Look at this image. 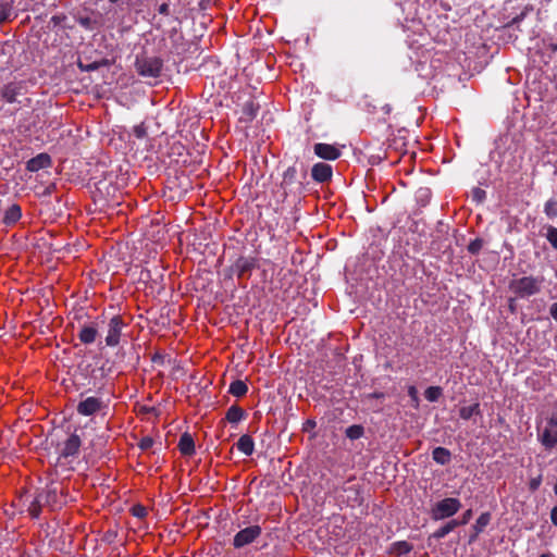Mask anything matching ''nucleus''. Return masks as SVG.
Here are the masks:
<instances>
[{
	"instance_id": "nucleus-55",
	"label": "nucleus",
	"mask_w": 557,
	"mask_h": 557,
	"mask_svg": "<svg viewBox=\"0 0 557 557\" xmlns=\"http://www.w3.org/2000/svg\"><path fill=\"white\" fill-rule=\"evenodd\" d=\"M377 106H373L372 110L369 109V112L376 113L377 112Z\"/></svg>"
},
{
	"instance_id": "nucleus-10",
	"label": "nucleus",
	"mask_w": 557,
	"mask_h": 557,
	"mask_svg": "<svg viewBox=\"0 0 557 557\" xmlns=\"http://www.w3.org/2000/svg\"><path fill=\"white\" fill-rule=\"evenodd\" d=\"M124 327V322L120 315H113L108 323V334L106 336L107 346L114 347L119 345L122 329Z\"/></svg>"
},
{
	"instance_id": "nucleus-46",
	"label": "nucleus",
	"mask_w": 557,
	"mask_h": 557,
	"mask_svg": "<svg viewBox=\"0 0 557 557\" xmlns=\"http://www.w3.org/2000/svg\"><path fill=\"white\" fill-rule=\"evenodd\" d=\"M550 520H552V523L557 527V505L553 507L552 511H550Z\"/></svg>"
},
{
	"instance_id": "nucleus-19",
	"label": "nucleus",
	"mask_w": 557,
	"mask_h": 557,
	"mask_svg": "<svg viewBox=\"0 0 557 557\" xmlns=\"http://www.w3.org/2000/svg\"><path fill=\"white\" fill-rule=\"evenodd\" d=\"M21 207L18 205H11L5 211L3 215V223L5 225H11L17 222L21 219Z\"/></svg>"
},
{
	"instance_id": "nucleus-14",
	"label": "nucleus",
	"mask_w": 557,
	"mask_h": 557,
	"mask_svg": "<svg viewBox=\"0 0 557 557\" xmlns=\"http://www.w3.org/2000/svg\"><path fill=\"white\" fill-rule=\"evenodd\" d=\"M81 438L77 434H71L69 438L64 442V446L60 453V456L63 458L74 457L78 454L81 447Z\"/></svg>"
},
{
	"instance_id": "nucleus-50",
	"label": "nucleus",
	"mask_w": 557,
	"mask_h": 557,
	"mask_svg": "<svg viewBox=\"0 0 557 557\" xmlns=\"http://www.w3.org/2000/svg\"><path fill=\"white\" fill-rule=\"evenodd\" d=\"M509 309L511 312H515L516 310V300L513 298L509 299Z\"/></svg>"
},
{
	"instance_id": "nucleus-9",
	"label": "nucleus",
	"mask_w": 557,
	"mask_h": 557,
	"mask_svg": "<svg viewBox=\"0 0 557 557\" xmlns=\"http://www.w3.org/2000/svg\"><path fill=\"white\" fill-rule=\"evenodd\" d=\"M258 268V260L255 257L240 256L230 268L231 272L236 274L238 278L249 275L250 272Z\"/></svg>"
},
{
	"instance_id": "nucleus-40",
	"label": "nucleus",
	"mask_w": 557,
	"mask_h": 557,
	"mask_svg": "<svg viewBox=\"0 0 557 557\" xmlns=\"http://www.w3.org/2000/svg\"><path fill=\"white\" fill-rule=\"evenodd\" d=\"M133 133L137 138H144L147 135V129L144 123L134 126Z\"/></svg>"
},
{
	"instance_id": "nucleus-7",
	"label": "nucleus",
	"mask_w": 557,
	"mask_h": 557,
	"mask_svg": "<svg viewBox=\"0 0 557 557\" xmlns=\"http://www.w3.org/2000/svg\"><path fill=\"white\" fill-rule=\"evenodd\" d=\"M539 440L546 449H552L557 445V413L547 420V424Z\"/></svg>"
},
{
	"instance_id": "nucleus-49",
	"label": "nucleus",
	"mask_w": 557,
	"mask_h": 557,
	"mask_svg": "<svg viewBox=\"0 0 557 557\" xmlns=\"http://www.w3.org/2000/svg\"><path fill=\"white\" fill-rule=\"evenodd\" d=\"M408 393L413 399H417V389L414 386H410Z\"/></svg>"
},
{
	"instance_id": "nucleus-2",
	"label": "nucleus",
	"mask_w": 557,
	"mask_h": 557,
	"mask_svg": "<svg viewBox=\"0 0 557 557\" xmlns=\"http://www.w3.org/2000/svg\"><path fill=\"white\" fill-rule=\"evenodd\" d=\"M307 177V170L304 169L300 173V177H298V171L296 166H288L283 173V180L281 182V189L283 191L284 198L292 195L294 197H299L304 191V180Z\"/></svg>"
},
{
	"instance_id": "nucleus-11",
	"label": "nucleus",
	"mask_w": 557,
	"mask_h": 557,
	"mask_svg": "<svg viewBox=\"0 0 557 557\" xmlns=\"http://www.w3.org/2000/svg\"><path fill=\"white\" fill-rule=\"evenodd\" d=\"M103 407L102 401L97 397H87L78 403L76 410L82 416H91Z\"/></svg>"
},
{
	"instance_id": "nucleus-57",
	"label": "nucleus",
	"mask_w": 557,
	"mask_h": 557,
	"mask_svg": "<svg viewBox=\"0 0 557 557\" xmlns=\"http://www.w3.org/2000/svg\"><path fill=\"white\" fill-rule=\"evenodd\" d=\"M479 534H476V532L470 537V542L474 541L475 537L478 536Z\"/></svg>"
},
{
	"instance_id": "nucleus-6",
	"label": "nucleus",
	"mask_w": 557,
	"mask_h": 557,
	"mask_svg": "<svg viewBox=\"0 0 557 557\" xmlns=\"http://www.w3.org/2000/svg\"><path fill=\"white\" fill-rule=\"evenodd\" d=\"M262 533V529L258 524L249 525L238 531L233 539V546L236 549L243 548L253 543Z\"/></svg>"
},
{
	"instance_id": "nucleus-33",
	"label": "nucleus",
	"mask_w": 557,
	"mask_h": 557,
	"mask_svg": "<svg viewBox=\"0 0 557 557\" xmlns=\"http://www.w3.org/2000/svg\"><path fill=\"white\" fill-rule=\"evenodd\" d=\"M546 238L552 247L557 250V227L549 225L547 227Z\"/></svg>"
},
{
	"instance_id": "nucleus-58",
	"label": "nucleus",
	"mask_w": 557,
	"mask_h": 557,
	"mask_svg": "<svg viewBox=\"0 0 557 557\" xmlns=\"http://www.w3.org/2000/svg\"><path fill=\"white\" fill-rule=\"evenodd\" d=\"M160 356H157L156 358H152V361L159 360Z\"/></svg>"
},
{
	"instance_id": "nucleus-52",
	"label": "nucleus",
	"mask_w": 557,
	"mask_h": 557,
	"mask_svg": "<svg viewBox=\"0 0 557 557\" xmlns=\"http://www.w3.org/2000/svg\"><path fill=\"white\" fill-rule=\"evenodd\" d=\"M125 356H126V351H124V350H119L116 354L117 358H124Z\"/></svg>"
},
{
	"instance_id": "nucleus-45",
	"label": "nucleus",
	"mask_w": 557,
	"mask_h": 557,
	"mask_svg": "<svg viewBox=\"0 0 557 557\" xmlns=\"http://www.w3.org/2000/svg\"><path fill=\"white\" fill-rule=\"evenodd\" d=\"M549 314L557 322V301L549 307Z\"/></svg>"
},
{
	"instance_id": "nucleus-53",
	"label": "nucleus",
	"mask_w": 557,
	"mask_h": 557,
	"mask_svg": "<svg viewBox=\"0 0 557 557\" xmlns=\"http://www.w3.org/2000/svg\"><path fill=\"white\" fill-rule=\"evenodd\" d=\"M548 47L552 50V52H557V44H549Z\"/></svg>"
},
{
	"instance_id": "nucleus-13",
	"label": "nucleus",
	"mask_w": 557,
	"mask_h": 557,
	"mask_svg": "<svg viewBox=\"0 0 557 557\" xmlns=\"http://www.w3.org/2000/svg\"><path fill=\"white\" fill-rule=\"evenodd\" d=\"M332 166L324 162L315 163L311 169V177L318 183H325L332 178Z\"/></svg>"
},
{
	"instance_id": "nucleus-54",
	"label": "nucleus",
	"mask_w": 557,
	"mask_h": 557,
	"mask_svg": "<svg viewBox=\"0 0 557 557\" xmlns=\"http://www.w3.org/2000/svg\"><path fill=\"white\" fill-rule=\"evenodd\" d=\"M370 396L375 397V398H381V397H384V394L383 393H373Z\"/></svg>"
},
{
	"instance_id": "nucleus-42",
	"label": "nucleus",
	"mask_w": 557,
	"mask_h": 557,
	"mask_svg": "<svg viewBox=\"0 0 557 557\" xmlns=\"http://www.w3.org/2000/svg\"><path fill=\"white\" fill-rule=\"evenodd\" d=\"M114 366V362H112L110 364L109 360H107L100 368H99V371L101 372V376L104 377L107 376L111 371H112V368Z\"/></svg>"
},
{
	"instance_id": "nucleus-24",
	"label": "nucleus",
	"mask_w": 557,
	"mask_h": 557,
	"mask_svg": "<svg viewBox=\"0 0 557 557\" xmlns=\"http://www.w3.org/2000/svg\"><path fill=\"white\" fill-rule=\"evenodd\" d=\"M260 109V106L253 101H248L243 107V120L252 121Z\"/></svg>"
},
{
	"instance_id": "nucleus-48",
	"label": "nucleus",
	"mask_w": 557,
	"mask_h": 557,
	"mask_svg": "<svg viewBox=\"0 0 557 557\" xmlns=\"http://www.w3.org/2000/svg\"><path fill=\"white\" fill-rule=\"evenodd\" d=\"M381 110L382 112L385 114V115H388L392 111V108L388 103H384L382 107H381Z\"/></svg>"
},
{
	"instance_id": "nucleus-56",
	"label": "nucleus",
	"mask_w": 557,
	"mask_h": 557,
	"mask_svg": "<svg viewBox=\"0 0 557 557\" xmlns=\"http://www.w3.org/2000/svg\"><path fill=\"white\" fill-rule=\"evenodd\" d=\"M540 557H554L550 553H545L540 555Z\"/></svg>"
},
{
	"instance_id": "nucleus-36",
	"label": "nucleus",
	"mask_w": 557,
	"mask_h": 557,
	"mask_svg": "<svg viewBox=\"0 0 557 557\" xmlns=\"http://www.w3.org/2000/svg\"><path fill=\"white\" fill-rule=\"evenodd\" d=\"M66 21V15L60 14V15H53L50 18V24H53V26H62L64 28H73L71 25H65L64 22Z\"/></svg>"
},
{
	"instance_id": "nucleus-37",
	"label": "nucleus",
	"mask_w": 557,
	"mask_h": 557,
	"mask_svg": "<svg viewBox=\"0 0 557 557\" xmlns=\"http://www.w3.org/2000/svg\"><path fill=\"white\" fill-rule=\"evenodd\" d=\"M132 513L134 517L141 519L147 516V509L145 506L138 504V505L133 506Z\"/></svg>"
},
{
	"instance_id": "nucleus-59",
	"label": "nucleus",
	"mask_w": 557,
	"mask_h": 557,
	"mask_svg": "<svg viewBox=\"0 0 557 557\" xmlns=\"http://www.w3.org/2000/svg\"><path fill=\"white\" fill-rule=\"evenodd\" d=\"M160 356H157L156 358H152V361L159 360Z\"/></svg>"
},
{
	"instance_id": "nucleus-18",
	"label": "nucleus",
	"mask_w": 557,
	"mask_h": 557,
	"mask_svg": "<svg viewBox=\"0 0 557 557\" xmlns=\"http://www.w3.org/2000/svg\"><path fill=\"white\" fill-rule=\"evenodd\" d=\"M236 447L245 456H251L255 450V443H253L252 437L248 434L242 435L236 443Z\"/></svg>"
},
{
	"instance_id": "nucleus-43",
	"label": "nucleus",
	"mask_w": 557,
	"mask_h": 557,
	"mask_svg": "<svg viewBox=\"0 0 557 557\" xmlns=\"http://www.w3.org/2000/svg\"><path fill=\"white\" fill-rule=\"evenodd\" d=\"M471 517H472V510L468 509L462 515V518L460 520L457 519L458 527L467 524L469 522V520L471 519Z\"/></svg>"
},
{
	"instance_id": "nucleus-25",
	"label": "nucleus",
	"mask_w": 557,
	"mask_h": 557,
	"mask_svg": "<svg viewBox=\"0 0 557 557\" xmlns=\"http://www.w3.org/2000/svg\"><path fill=\"white\" fill-rule=\"evenodd\" d=\"M478 414H481L480 404L479 403H475V404H473L471 406L461 407L459 409V417L461 419H463V420H469L473 416H478Z\"/></svg>"
},
{
	"instance_id": "nucleus-38",
	"label": "nucleus",
	"mask_w": 557,
	"mask_h": 557,
	"mask_svg": "<svg viewBox=\"0 0 557 557\" xmlns=\"http://www.w3.org/2000/svg\"><path fill=\"white\" fill-rule=\"evenodd\" d=\"M542 474L540 473L539 475L532 478L529 482V488L531 492H535L539 490L541 483H542Z\"/></svg>"
},
{
	"instance_id": "nucleus-44",
	"label": "nucleus",
	"mask_w": 557,
	"mask_h": 557,
	"mask_svg": "<svg viewBox=\"0 0 557 557\" xmlns=\"http://www.w3.org/2000/svg\"><path fill=\"white\" fill-rule=\"evenodd\" d=\"M158 12L160 14H163V15H169L170 14V8H169V4L168 3H162L159 9H158Z\"/></svg>"
},
{
	"instance_id": "nucleus-21",
	"label": "nucleus",
	"mask_w": 557,
	"mask_h": 557,
	"mask_svg": "<svg viewBox=\"0 0 557 557\" xmlns=\"http://www.w3.org/2000/svg\"><path fill=\"white\" fill-rule=\"evenodd\" d=\"M246 417V411L237 405H233L228 408L225 420L232 424L238 423Z\"/></svg>"
},
{
	"instance_id": "nucleus-28",
	"label": "nucleus",
	"mask_w": 557,
	"mask_h": 557,
	"mask_svg": "<svg viewBox=\"0 0 557 557\" xmlns=\"http://www.w3.org/2000/svg\"><path fill=\"white\" fill-rule=\"evenodd\" d=\"M108 64H109V62L106 59H102L101 61H95V62H91L88 64H85L81 61H78V63H77L79 70L83 72H94V71L98 70L99 67L106 66Z\"/></svg>"
},
{
	"instance_id": "nucleus-47",
	"label": "nucleus",
	"mask_w": 557,
	"mask_h": 557,
	"mask_svg": "<svg viewBox=\"0 0 557 557\" xmlns=\"http://www.w3.org/2000/svg\"><path fill=\"white\" fill-rule=\"evenodd\" d=\"M0 7H2L1 3H0ZM7 18H8V13H7V10L3 8L2 10H0V24L2 22H4Z\"/></svg>"
},
{
	"instance_id": "nucleus-12",
	"label": "nucleus",
	"mask_w": 557,
	"mask_h": 557,
	"mask_svg": "<svg viewBox=\"0 0 557 557\" xmlns=\"http://www.w3.org/2000/svg\"><path fill=\"white\" fill-rule=\"evenodd\" d=\"M314 153L324 160L333 161L341 157V150L333 145L318 143L313 147Z\"/></svg>"
},
{
	"instance_id": "nucleus-27",
	"label": "nucleus",
	"mask_w": 557,
	"mask_h": 557,
	"mask_svg": "<svg viewBox=\"0 0 557 557\" xmlns=\"http://www.w3.org/2000/svg\"><path fill=\"white\" fill-rule=\"evenodd\" d=\"M345 434L349 440H358L363 436L364 428L361 424H352L346 429Z\"/></svg>"
},
{
	"instance_id": "nucleus-60",
	"label": "nucleus",
	"mask_w": 557,
	"mask_h": 557,
	"mask_svg": "<svg viewBox=\"0 0 557 557\" xmlns=\"http://www.w3.org/2000/svg\"><path fill=\"white\" fill-rule=\"evenodd\" d=\"M160 356H157L156 358H152V361L159 360Z\"/></svg>"
},
{
	"instance_id": "nucleus-32",
	"label": "nucleus",
	"mask_w": 557,
	"mask_h": 557,
	"mask_svg": "<svg viewBox=\"0 0 557 557\" xmlns=\"http://www.w3.org/2000/svg\"><path fill=\"white\" fill-rule=\"evenodd\" d=\"M544 212L550 219L556 218L557 216V200L556 199L547 200L545 203V207H544Z\"/></svg>"
},
{
	"instance_id": "nucleus-16",
	"label": "nucleus",
	"mask_w": 557,
	"mask_h": 557,
	"mask_svg": "<svg viewBox=\"0 0 557 557\" xmlns=\"http://www.w3.org/2000/svg\"><path fill=\"white\" fill-rule=\"evenodd\" d=\"M51 162V157L48 153L42 152L29 159L26 163V169L30 172H37L41 169L49 168Z\"/></svg>"
},
{
	"instance_id": "nucleus-4",
	"label": "nucleus",
	"mask_w": 557,
	"mask_h": 557,
	"mask_svg": "<svg viewBox=\"0 0 557 557\" xmlns=\"http://www.w3.org/2000/svg\"><path fill=\"white\" fill-rule=\"evenodd\" d=\"M543 277L523 276L512 280L509 283V289L520 298H527L541 292Z\"/></svg>"
},
{
	"instance_id": "nucleus-26",
	"label": "nucleus",
	"mask_w": 557,
	"mask_h": 557,
	"mask_svg": "<svg viewBox=\"0 0 557 557\" xmlns=\"http://www.w3.org/2000/svg\"><path fill=\"white\" fill-rule=\"evenodd\" d=\"M248 391L247 384L242 380L231 383L228 392L235 397H243Z\"/></svg>"
},
{
	"instance_id": "nucleus-20",
	"label": "nucleus",
	"mask_w": 557,
	"mask_h": 557,
	"mask_svg": "<svg viewBox=\"0 0 557 557\" xmlns=\"http://www.w3.org/2000/svg\"><path fill=\"white\" fill-rule=\"evenodd\" d=\"M432 458L436 463L446 466L451 460V453L445 447H436L432 451Z\"/></svg>"
},
{
	"instance_id": "nucleus-23",
	"label": "nucleus",
	"mask_w": 557,
	"mask_h": 557,
	"mask_svg": "<svg viewBox=\"0 0 557 557\" xmlns=\"http://www.w3.org/2000/svg\"><path fill=\"white\" fill-rule=\"evenodd\" d=\"M76 22L86 30H96L99 27V22L90 16H84L81 14L75 15Z\"/></svg>"
},
{
	"instance_id": "nucleus-15",
	"label": "nucleus",
	"mask_w": 557,
	"mask_h": 557,
	"mask_svg": "<svg viewBox=\"0 0 557 557\" xmlns=\"http://www.w3.org/2000/svg\"><path fill=\"white\" fill-rule=\"evenodd\" d=\"M97 335H98V323L91 322V323L82 325L79 333H78V338L83 344L89 345L96 341Z\"/></svg>"
},
{
	"instance_id": "nucleus-41",
	"label": "nucleus",
	"mask_w": 557,
	"mask_h": 557,
	"mask_svg": "<svg viewBox=\"0 0 557 557\" xmlns=\"http://www.w3.org/2000/svg\"><path fill=\"white\" fill-rule=\"evenodd\" d=\"M153 438L152 437H149V436H145L140 440L138 446L140 449L143 450H147L149 449L150 447H152L153 445Z\"/></svg>"
},
{
	"instance_id": "nucleus-39",
	"label": "nucleus",
	"mask_w": 557,
	"mask_h": 557,
	"mask_svg": "<svg viewBox=\"0 0 557 557\" xmlns=\"http://www.w3.org/2000/svg\"><path fill=\"white\" fill-rule=\"evenodd\" d=\"M485 196H486L485 190H483L479 187L473 188L472 198L476 202H482L485 199Z\"/></svg>"
},
{
	"instance_id": "nucleus-17",
	"label": "nucleus",
	"mask_w": 557,
	"mask_h": 557,
	"mask_svg": "<svg viewBox=\"0 0 557 557\" xmlns=\"http://www.w3.org/2000/svg\"><path fill=\"white\" fill-rule=\"evenodd\" d=\"M180 451L185 456H191L195 453V443L193 436L185 432L181 435L178 442Z\"/></svg>"
},
{
	"instance_id": "nucleus-3",
	"label": "nucleus",
	"mask_w": 557,
	"mask_h": 557,
	"mask_svg": "<svg viewBox=\"0 0 557 557\" xmlns=\"http://www.w3.org/2000/svg\"><path fill=\"white\" fill-rule=\"evenodd\" d=\"M135 70L144 78H158L163 70V60L156 55L145 53L136 57Z\"/></svg>"
},
{
	"instance_id": "nucleus-30",
	"label": "nucleus",
	"mask_w": 557,
	"mask_h": 557,
	"mask_svg": "<svg viewBox=\"0 0 557 557\" xmlns=\"http://www.w3.org/2000/svg\"><path fill=\"white\" fill-rule=\"evenodd\" d=\"M442 395L443 389L440 386H430L424 392L425 398L431 403L437 401Z\"/></svg>"
},
{
	"instance_id": "nucleus-22",
	"label": "nucleus",
	"mask_w": 557,
	"mask_h": 557,
	"mask_svg": "<svg viewBox=\"0 0 557 557\" xmlns=\"http://www.w3.org/2000/svg\"><path fill=\"white\" fill-rule=\"evenodd\" d=\"M458 528L457 519L449 520L446 524L437 529L430 537L435 540H441L445 537L448 533Z\"/></svg>"
},
{
	"instance_id": "nucleus-8",
	"label": "nucleus",
	"mask_w": 557,
	"mask_h": 557,
	"mask_svg": "<svg viewBox=\"0 0 557 557\" xmlns=\"http://www.w3.org/2000/svg\"><path fill=\"white\" fill-rule=\"evenodd\" d=\"M26 94L25 82H11L5 84L1 91V98L8 103H14L17 101V97Z\"/></svg>"
},
{
	"instance_id": "nucleus-5",
	"label": "nucleus",
	"mask_w": 557,
	"mask_h": 557,
	"mask_svg": "<svg viewBox=\"0 0 557 557\" xmlns=\"http://www.w3.org/2000/svg\"><path fill=\"white\" fill-rule=\"evenodd\" d=\"M461 508L458 498L447 497L437 502L430 510V517L434 521L444 520L453 517Z\"/></svg>"
},
{
	"instance_id": "nucleus-29",
	"label": "nucleus",
	"mask_w": 557,
	"mask_h": 557,
	"mask_svg": "<svg viewBox=\"0 0 557 557\" xmlns=\"http://www.w3.org/2000/svg\"><path fill=\"white\" fill-rule=\"evenodd\" d=\"M490 520H491V515L488 512H483L479 516V518L476 519V521L473 525V529H474V531H476V534H480L481 532H483L485 527L490 523Z\"/></svg>"
},
{
	"instance_id": "nucleus-1",
	"label": "nucleus",
	"mask_w": 557,
	"mask_h": 557,
	"mask_svg": "<svg viewBox=\"0 0 557 557\" xmlns=\"http://www.w3.org/2000/svg\"><path fill=\"white\" fill-rule=\"evenodd\" d=\"M59 494L60 488L54 482L47 484L45 488L37 492L28 507V512L32 518H39L44 507H49L51 510L60 508L62 506V502L59 498Z\"/></svg>"
},
{
	"instance_id": "nucleus-34",
	"label": "nucleus",
	"mask_w": 557,
	"mask_h": 557,
	"mask_svg": "<svg viewBox=\"0 0 557 557\" xmlns=\"http://www.w3.org/2000/svg\"><path fill=\"white\" fill-rule=\"evenodd\" d=\"M483 245H484L483 239L475 238V239L471 240L470 244L468 245V251L471 255H478L480 252V250L482 249Z\"/></svg>"
},
{
	"instance_id": "nucleus-31",
	"label": "nucleus",
	"mask_w": 557,
	"mask_h": 557,
	"mask_svg": "<svg viewBox=\"0 0 557 557\" xmlns=\"http://www.w3.org/2000/svg\"><path fill=\"white\" fill-rule=\"evenodd\" d=\"M532 11H533V5H532V4H528V5H525V7H524V9H523V11H522L520 14H518L517 16H515L510 22H508V23L506 24V27H511V26H513V25L519 24V23H520V22H522V21L525 18V16H527L530 12H532Z\"/></svg>"
},
{
	"instance_id": "nucleus-35",
	"label": "nucleus",
	"mask_w": 557,
	"mask_h": 557,
	"mask_svg": "<svg viewBox=\"0 0 557 557\" xmlns=\"http://www.w3.org/2000/svg\"><path fill=\"white\" fill-rule=\"evenodd\" d=\"M412 549V545L406 541L395 543V550L398 555L408 554Z\"/></svg>"
},
{
	"instance_id": "nucleus-51",
	"label": "nucleus",
	"mask_w": 557,
	"mask_h": 557,
	"mask_svg": "<svg viewBox=\"0 0 557 557\" xmlns=\"http://www.w3.org/2000/svg\"><path fill=\"white\" fill-rule=\"evenodd\" d=\"M315 422L313 420H308L305 424V430H308L309 428H314Z\"/></svg>"
}]
</instances>
